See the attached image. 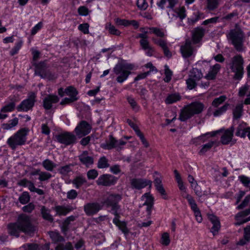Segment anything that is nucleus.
<instances>
[{"mask_svg": "<svg viewBox=\"0 0 250 250\" xmlns=\"http://www.w3.org/2000/svg\"><path fill=\"white\" fill-rule=\"evenodd\" d=\"M204 108V105L198 102H193L185 106L181 111L179 120L185 122L195 114L201 113Z\"/></svg>", "mask_w": 250, "mask_h": 250, "instance_id": "obj_1", "label": "nucleus"}, {"mask_svg": "<svg viewBox=\"0 0 250 250\" xmlns=\"http://www.w3.org/2000/svg\"><path fill=\"white\" fill-rule=\"evenodd\" d=\"M244 60L240 54H237L232 57L229 63V68L234 73L233 77L235 80H240L244 75Z\"/></svg>", "mask_w": 250, "mask_h": 250, "instance_id": "obj_2", "label": "nucleus"}, {"mask_svg": "<svg viewBox=\"0 0 250 250\" xmlns=\"http://www.w3.org/2000/svg\"><path fill=\"white\" fill-rule=\"evenodd\" d=\"M227 37L231 41V43L237 51L242 52L245 51V47L244 45L245 36L240 28L231 30Z\"/></svg>", "mask_w": 250, "mask_h": 250, "instance_id": "obj_3", "label": "nucleus"}, {"mask_svg": "<svg viewBox=\"0 0 250 250\" xmlns=\"http://www.w3.org/2000/svg\"><path fill=\"white\" fill-rule=\"evenodd\" d=\"M17 221L21 231L25 234L32 235L37 230V228L32 223L31 217L25 214H20Z\"/></svg>", "mask_w": 250, "mask_h": 250, "instance_id": "obj_4", "label": "nucleus"}, {"mask_svg": "<svg viewBox=\"0 0 250 250\" xmlns=\"http://www.w3.org/2000/svg\"><path fill=\"white\" fill-rule=\"evenodd\" d=\"M133 68V65L131 64L122 62L118 63L113 68L114 72L118 75L116 79L117 82L122 83L125 81L131 73L130 71Z\"/></svg>", "mask_w": 250, "mask_h": 250, "instance_id": "obj_5", "label": "nucleus"}, {"mask_svg": "<svg viewBox=\"0 0 250 250\" xmlns=\"http://www.w3.org/2000/svg\"><path fill=\"white\" fill-rule=\"evenodd\" d=\"M28 132V129L25 128L20 129L8 139L7 144L12 149H15L18 146L24 145L26 141Z\"/></svg>", "mask_w": 250, "mask_h": 250, "instance_id": "obj_6", "label": "nucleus"}, {"mask_svg": "<svg viewBox=\"0 0 250 250\" xmlns=\"http://www.w3.org/2000/svg\"><path fill=\"white\" fill-rule=\"evenodd\" d=\"M34 66L35 75L40 76L42 78L53 80L56 78L55 75L48 69L46 61L36 63Z\"/></svg>", "mask_w": 250, "mask_h": 250, "instance_id": "obj_7", "label": "nucleus"}, {"mask_svg": "<svg viewBox=\"0 0 250 250\" xmlns=\"http://www.w3.org/2000/svg\"><path fill=\"white\" fill-rule=\"evenodd\" d=\"M36 95L34 92H30L28 95L27 98L22 101L17 106V110L19 112H27L29 110H32L36 102Z\"/></svg>", "mask_w": 250, "mask_h": 250, "instance_id": "obj_8", "label": "nucleus"}, {"mask_svg": "<svg viewBox=\"0 0 250 250\" xmlns=\"http://www.w3.org/2000/svg\"><path fill=\"white\" fill-rule=\"evenodd\" d=\"M57 141L61 144L65 146L73 145L76 141V137L73 133L65 132L56 135Z\"/></svg>", "mask_w": 250, "mask_h": 250, "instance_id": "obj_9", "label": "nucleus"}, {"mask_svg": "<svg viewBox=\"0 0 250 250\" xmlns=\"http://www.w3.org/2000/svg\"><path fill=\"white\" fill-rule=\"evenodd\" d=\"M122 199V196L120 194H109L103 202V204L106 205L107 207H110L113 210H115V212H117V209L119 207L118 203Z\"/></svg>", "mask_w": 250, "mask_h": 250, "instance_id": "obj_10", "label": "nucleus"}, {"mask_svg": "<svg viewBox=\"0 0 250 250\" xmlns=\"http://www.w3.org/2000/svg\"><path fill=\"white\" fill-rule=\"evenodd\" d=\"M117 178L110 174L101 175L96 181L98 185L109 187L114 185L117 182Z\"/></svg>", "mask_w": 250, "mask_h": 250, "instance_id": "obj_11", "label": "nucleus"}, {"mask_svg": "<svg viewBox=\"0 0 250 250\" xmlns=\"http://www.w3.org/2000/svg\"><path fill=\"white\" fill-rule=\"evenodd\" d=\"M91 128L92 127L90 124L85 121H82L75 128V132L77 136L81 137L89 134Z\"/></svg>", "mask_w": 250, "mask_h": 250, "instance_id": "obj_12", "label": "nucleus"}, {"mask_svg": "<svg viewBox=\"0 0 250 250\" xmlns=\"http://www.w3.org/2000/svg\"><path fill=\"white\" fill-rule=\"evenodd\" d=\"M102 208V206L97 202H89L83 206L84 211L88 216L96 214Z\"/></svg>", "mask_w": 250, "mask_h": 250, "instance_id": "obj_13", "label": "nucleus"}, {"mask_svg": "<svg viewBox=\"0 0 250 250\" xmlns=\"http://www.w3.org/2000/svg\"><path fill=\"white\" fill-rule=\"evenodd\" d=\"M141 200L144 201L143 206H146V211L148 217H150L151 209L154 205V198L149 192L146 193L141 197Z\"/></svg>", "mask_w": 250, "mask_h": 250, "instance_id": "obj_14", "label": "nucleus"}, {"mask_svg": "<svg viewBox=\"0 0 250 250\" xmlns=\"http://www.w3.org/2000/svg\"><path fill=\"white\" fill-rule=\"evenodd\" d=\"M59 100L57 95L49 94L43 100V107L46 110L51 109L53 107V104L58 103Z\"/></svg>", "mask_w": 250, "mask_h": 250, "instance_id": "obj_15", "label": "nucleus"}, {"mask_svg": "<svg viewBox=\"0 0 250 250\" xmlns=\"http://www.w3.org/2000/svg\"><path fill=\"white\" fill-rule=\"evenodd\" d=\"M152 182L146 179H132L131 181V185L134 188L141 189L149 185L151 186Z\"/></svg>", "mask_w": 250, "mask_h": 250, "instance_id": "obj_16", "label": "nucleus"}, {"mask_svg": "<svg viewBox=\"0 0 250 250\" xmlns=\"http://www.w3.org/2000/svg\"><path fill=\"white\" fill-rule=\"evenodd\" d=\"M234 127L231 126L228 129L223 130V134L221 137L220 142L223 145H228L231 142L233 136Z\"/></svg>", "mask_w": 250, "mask_h": 250, "instance_id": "obj_17", "label": "nucleus"}, {"mask_svg": "<svg viewBox=\"0 0 250 250\" xmlns=\"http://www.w3.org/2000/svg\"><path fill=\"white\" fill-rule=\"evenodd\" d=\"M78 157L81 163L86 167H89L94 163L93 158L92 156H88L87 151H83Z\"/></svg>", "mask_w": 250, "mask_h": 250, "instance_id": "obj_18", "label": "nucleus"}, {"mask_svg": "<svg viewBox=\"0 0 250 250\" xmlns=\"http://www.w3.org/2000/svg\"><path fill=\"white\" fill-rule=\"evenodd\" d=\"M181 52L184 58L190 57L193 53V48L191 46V42L189 40H187L184 45L181 46Z\"/></svg>", "mask_w": 250, "mask_h": 250, "instance_id": "obj_19", "label": "nucleus"}, {"mask_svg": "<svg viewBox=\"0 0 250 250\" xmlns=\"http://www.w3.org/2000/svg\"><path fill=\"white\" fill-rule=\"evenodd\" d=\"M154 183L156 190L161 195L165 200H167L168 197L166 191L162 184V180L160 178L156 177L154 180Z\"/></svg>", "mask_w": 250, "mask_h": 250, "instance_id": "obj_20", "label": "nucleus"}, {"mask_svg": "<svg viewBox=\"0 0 250 250\" xmlns=\"http://www.w3.org/2000/svg\"><path fill=\"white\" fill-rule=\"evenodd\" d=\"M205 29L201 27L195 28L192 32V39L194 43H198L204 36Z\"/></svg>", "mask_w": 250, "mask_h": 250, "instance_id": "obj_21", "label": "nucleus"}, {"mask_svg": "<svg viewBox=\"0 0 250 250\" xmlns=\"http://www.w3.org/2000/svg\"><path fill=\"white\" fill-rule=\"evenodd\" d=\"M208 218L213 224L211 228V232L214 235L220 228V223L218 218L213 214H208Z\"/></svg>", "mask_w": 250, "mask_h": 250, "instance_id": "obj_22", "label": "nucleus"}, {"mask_svg": "<svg viewBox=\"0 0 250 250\" xmlns=\"http://www.w3.org/2000/svg\"><path fill=\"white\" fill-rule=\"evenodd\" d=\"M52 209L56 211L57 215L65 216L68 213L73 210V208L70 206L58 205L53 207Z\"/></svg>", "mask_w": 250, "mask_h": 250, "instance_id": "obj_23", "label": "nucleus"}, {"mask_svg": "<svg viewBox=\"0 0 250 250\" xmlns=\"http://www.w3.org/2000/svg\"><path fill=\"white\" fill-rule=\"evenodd\" d=\"M221 68V65L216 63L212 66L205 78L208 80H212L216 78V75Z\"/></svg>", "mask_w": 250, "mask_h": 250, "instance_id": "obj_24", "label": "nucleus"}, {"mask_svg": "<svg viewBox=\"0 0 250 250\" xmlns=\"http://www.w3.org/2000/svg\"><path fill=\"white\" fill-rule=\"evenodd\" d=\"M8 232L9 234L18 237L20 232L21 231L19 227L17 221L15 223H10L7 225Z\"/></svg>", "mask_w": 250, "mask_h": 250, "instance_id": "obj_25", "label": "nucleus"}, {"mask_svg": "<svg viewBox=\"0 0 250 250\" xmlns=\"http://www.w3.org/2000/svg\"><path fill=\"white\" fill-rule=\"evenodd\" d=\"M16 99L12 97L10 99V102L3 106L0 111L2 113L10 112L13 111L16 107Z\"/></svg>", "mask_w": 250, "mask_h": 250, "instance_id": "obj_26", "label": "nucleus"}, {"mask_svg": "<svg viewBox=\"0 0 250 250\" xmlns=\"http://www.w3.org/2000/svg\"><path fill=\"white\" fill-rule=\"evenodd\" d=\"M195 193L198 197H201L203 195H207L208 191L206 190V187L205 186H199L197 182H195V186L193 188Z\"/></svg>", "mask_w": 250, "mask_h": 250, "instance_id": "obj_27", "label": "nucleus"}, {"mask_svg": "<svg viewBox=\"0 0 250 250\" xmlns=\"http://www.w3.org/2000/svg\"><path fill=\"white\" fill-rule=\"evenodd\" d=\"M41 212L42 218L49 222H53L54 219L52 216L50 214V210L49 209L46 208L45 206H42L41 209Z\"/></svg>", "mask_w": 250, "mask_h": 250, "instance_id": "obj_28", "label": "nucleus"}, {"mask_svg": "<svg viewBox=\"0 0 250 250\" xmlns=\"http://www.w3.org/2000/svg\"><path fill=\"white\" fill-rule=\"evenodd\" d=\"M117 140H116L112 135L109 136V140L106 142L105 143L101 145V147L104 149H111L115 147L116 143Z\"/></svg>", "mask_w": 250, "mask_h": 250, "instance_id": "obj_29", "label": "nucleus"}, {"mask_svg": "<svg viewBox=\"0 0 250 250\" xmlns=\"http://www.w3.org/2000/svg\"><path fill=\"white\" fill-rule=\"evenodd\" d=\"M243 104H239L236 105L235 108L233 109L232 113L234 119H239L242 115L243 111Z\"/></svg>", "mask_w": 250, "mask_h": 250, "instance_id": "obj_30", "label": "nucleus"}, {"mask_svg": "<svg viewBox=\"0 0 250 250\" xmlns=\"http://www.w3.org/2000/svg\"><path fill=\"white\" fill-rule=\"evenodd\" d=\"M65 93L72 99H75V101H77L78 98L77 95L78 94V91L73 86H69L65 89Z\"/></svg>", "mask_w": 250, "mask_h": 250, "instance_id": "obj_31", "label": "nucleus"}, {"mask_svg": "<svg viewBox=\"0 0 250 250\" xmlns=\"http://www.w3.org/2000/svg\"><path fill=\"white\" fill-rule=\"evenodd\" d=\"M188 77L198 81L203 77V74L200 70L194 68L190 70Z\"/></svg>", "mask_w": 250, "mask_h": 250, "instance_id": "obj_32", "label": "nucleus"}, {"mask_svg": "<svg viewBox=\"0 0 250 250\" xmlns=\"http://www.w3.org/2000/svg\"><path fill=\"white\" fill-rule=\"evenodd\" d=\"M72 183L75 185L77 188H80L83 185L87 183L86 179L83 176H77L75 178Z\"/></svg>", "mask_w": 250, "mask_h": 250, "instance_id": "obj_33", "label": "nucleus"}, {"mask_svg": "<svg viewBox=\"0 0 250 250\" xmlns=\"http://www.w3.org/2000/svg\"><path fill=\"white\" fill-rule=\"evenodd\" d=\"M43 167L47 171H52L56 167L57 165L49 159H45L42 163Z\"/></svg>", "mask_w": 250, "mask_h": 250, "instance_id": "obj_34", "label": "nucleus"}, {"mask_svg": "<svg viewBox=\"0 0 250 250\" xmlns=\"http://www.w3.org/2000/svg\"><path fill=\"white\" fill-rule=\"evenodd\" d=\"M49 234L52 240L54 243L61 242L64 241V238L57 232L50 231Z\"/></svg>", "mask_w": 250, "mask_h": 250, "instance_id": "obj_35", "label": "nucleus"}, {"mask_svg": "<svg viewBox=\"0 0 250 250\" xmlns=\"http://www.w3.org/2000/svg\"><path fill=\"white\" fill-rule=\"evenodd\" d=\"M105 29L107 30L109 33L111 35L119 36L121 34V32L110 23H106Z\"/></svg>", "mask_w": 250, "mask_h": 250, "instance_id": "obj_36", "label": "nucleus"}, {"mask_svg": "<svg viewBox=\"0 0 250 250\" xmlns=\"http://www.w3.org/2000/svg\"><path fill=\"white\" fill-rule=\"evenodd\" d=\"M180 99L181 96L178 94H173L168 96L165 100V102L167 104H171L179 101Z\"/></svg>", "mask_w": 250, "mask_h": 250, "instance_id": "obj_37", "label": "nucleus"}, {"mask_svg": "<svg viewBox=\"0 0 250 250\" xmlns=\"http://www.w3.org/2000/svg\"><path fill=\"white\" fill-rule=\"evenodd\" d=\"M247 133V127L244 128L242 124L239 125L236 129L235 135L241 138H245Z\"/></svg>", "mask_w": 250, "mask_h": 250, "instance_id": "obj_38", "label": "nucleus"}, {"mask_svg": "<svg viewBox=\"0 0 250 250\" xmlns=\"http://www.w3.org/2000/svg\"><path fill=\"white\" fill-rule=\"evenodd\" d=\"M97 167L99 168H104L109 167L108 159L105 157H101L97 164Z\"/></svg>", "mask_w": 250, "mask_h": 250, "instance_id": "obj_39", "label": "nucleus"}, {"mask_svg": "<svg viewBox=\"0 0 250 250\" xmlns=\"http://www.w3.org/2000/svg\"><path fill=\"white\" fill-rule=\"evenodd\" d=\"M227 99L225 95H222L218 98H215L212 102V105L214 107H217Z\"/></svg>", "mask_w": 250, "mask_h": 250, "instance_id": "obj_40", "label": "nucleus"}, {"mask_svg": "<svg viewBox=\"0 0 250 250\" xmlns=\"http://www.w3.org/2000/svg\"><path fill=\"white\" fill-rule=\"evenodd\" d=\"M229 104L228 103H226L223 106H221V107L216 109L213 112V115L214 116H218L222 114L223 113L226 112L227 110L228 109Z\"/></svg>", "mask_w": 250, "mask_h": 250, "instance_id": "obj_41", "label": "nucleus"}, {"mask_svg": "<svg viewBox=\"0 0 250 250\" xmlns=\"http://www.w3.org/2000/svg\"><path fill=\"white\" fill-rule=\"evenodd\" d=\"M30 197L27 192H23L19 197V200L22 204H26L30 201Z\"/></svg>", "mask_w": 250, "mask_h": 250, "instance_id": "obj_42", "label": "nucleus"}, {"mask_svg": "<svg viewBox=\"0 0 250 250\" xmlns=\"http://www.w3.org/2000/svg\"><path fill=\"white\" fill-rule=\"evenodd\" d=\"M215 144V142L211 141L210 142H208V143L203 145L202 146V148L200 149L199 151L200 154H203L205 152H206L207 151L209 150L213 146V145Z\"/></svg>", "mask_w": 250, "mask_h": 250, "instance_id": "obj_43", "label": "nucleus"}, {"mask_svg": "<svg viewBox=\"0 0 250 250\" xmlns=\"http://www.w3.org/2000/svg\"><path fill=\"white\" fill-rule=\"evenodd\" d=\"M150 33H154L157 36L163 37L165 36L164 32L160 29L157 27H150L149 28Z\"/></svg>", "mask_w": 250, "mask_h": 250, "instance_id": "obj_44", "label": "nucleus"}, {"mask_svg": "<svg viewBox=\"0 0 250 250\" xmlns=\"http://www.w3.org/2000/svg\"><path fill=\"white\" fill-rule=\"evenodd\" d=\"M185 197L188 200V202L190 205L191 208L192 210L196 209V208H198L194 199L191 195L187 194Z\"/></svg>", "mask_w": 250, "mask_h": 250, "instance_id": "obj_45", "label": "nucleus"}, {"mask_svg": "<svg viewBox=\"0 0 250 250\" xmlns=\"http://www.w3.org/2000/svg\"><path fill=\"white\" fill-rule=\"evenodd\" d=\"M137 38L141 39V40L140 41V44L141 46H144L146 45H147V43H149V42L147 40L148 36H147V35H146V34H144V33L139 34L138 35Z\"/></svg>", "mask_w": 250, "mask_h": 250, "instance_id": "obj_46", "label": "nucleus"}, {"mask_svg": "<svg viewBox=\"0 0 250 250\" xmlns=\"http://www.w3.org/2000/svg\"><path fill=\"white\" fill-rule=\"evenodd\" d=\"M24 250H41L38 244L30 243L26 244L22 246Z\"/></svg>", "mask_w": 250, "mask_h": 250, "instance_id": "obj_47", "label": "nucleus"}, {"mask_svg": "<svg viewBox=\"0 0 250 250\" xmlns=\"http://www.w3.org/2000/svg\"><path fill=\"white\" fill-rule=\"evenodd\" d=\"M152 40L155 44L160 46L163 49L167 47L166 41L163 39L158 40L153 38Z\"/></svg>", "mask_w": 250, "mask_h": 250, "instance_id": "obj_48", "label": "nucleus"}, {"mask_svg": "<svg viewBox=\"0 0 250 250\" xmlns=\"http://www.w3.org/2000/svg\"><path fill=\"white\" fill-rule=\"evenodd\" d=\"M197 81L192 79L188 77V78L186 80V83L187 84V87L188 89L191 90L194 88L196 85V82Z\"/></svg>", "mask_w": 250, "mask_h": 250, "instance_id": "obj_49", "label": "nucleus"}, {"mask_svg": "<svg viewBox=\"0 0 250 250\" xmlns=\"http://www.w3.org/2000/svg\"><path fill=\"white\" fill-rule=\"evenodd\" d=\"M117 227L122 231V232L125 234V236L128 234L129 230L126 227V222H122Z\"/></svg>", "mask_w": 250, "mask_h": 250, "instance_id": "obj_50", "label": "nucleus"}, {"mask_svg": "<svg viewBox=\"0 0 250 250\" xmlns=\"http://www.w3.org/2000/svg\"><path fill=\"white\" fill-rule=\"evenodd\" d=\"M170 240L169 235L167 232L164 233L162 235L161 243L165 246H168L170 243Z\"/></svg>", "mask_w": 250, "mask_h": 250, "instance_id": "obj_51", "label": "nucleus"}, {"mask_svg": "<svg viewBox=\"0 0 250 250\" xmlns=\"http://www.w3.org/2000/svg\"><path fill=\"white\" fill-rule=\"evenodd\" d=\"M22 45V41H20L18 42L15 45V46L13 47V48L12 49L11 51H10V55L11 56H14V55L18 53L19 50L21 48V46Z\"/></svg>", "mask_w": 250, "mask_h": 250, "instance_id": "obj_52", "label": "nucleus"}, {"mask_svg": "<svg viewBox=\"0 0 250 250\" xmlns=\"http://www.w3.org/2000/svg\"><path fill=\"white\" fill-rule=\"evenodd\" d=\"M71 171L70 165H66L58 169L59 173L63 175H67Z\"/></svg>", "mask_w": 250, "mask_h": 250, "instance_id": "obj_53", "label": "nucleus"}, {"mask_svg": "<svg viewBox=\"0 0 250 250\" xmlns=\"http://www.w3.org/2000/svg\"><path fill=\"white\" fill-rule=\"evenodd\" d=\"M165 78L164 79V80L165 82L168 83L169 82L171 79V76H172V71L168 68L167 66H165Z\"/></svg>", "mask_w": 250, "mask_h": 250, "instance_id": "obj_54", "label": "nucleus"}, {"mask_svg": "<svg viewBox=\"0 0 250 250\" xmlns=\"http://www.w3.org/2000/svg\"><path fill=\"white\" fill-rule=\"evenodd\" d=\"M52 176V175L47 172H42L40 173V176L39 180L41 181H44L49 179Z\"/></svg>", "mask_w": 250, "mask_h": 250, "instance_id": "obj_55", "label": "nucleus"}, {"mask_svg": "<svg viewBox=\"0 0 250 250\" xmlns=\"http://www.w3.org/2000/svg\"><path fill=\"white\" fill-rule=\"evenodd\" d=\"M250 202V195L246 196L243 202L237 207L238 209H242L247 206Z\"/></svg>", "mask_w": 250, "mask_h": 250, "instance_id": "obj_56", "label": "nucleus"}, {"mask_svg": "<svg viewBox=\"0 0 250 250\" xmlns=\"http://www.w3.org/2000/svg\"><path fill=\"white\" fill-rule=\"evenodd\" d=\"M137 5L139 9L143 10H146L148 7V4L146 0H138Z\"/></svg>", "mask_w": 250, "mask_h": 250, "instance_id": "obj_57", "label": "nucleus"}, {"mask_svg": "<svg viewBox=\"0 0 250 250\" xmlns=\"http://www.w3.org/2000/svg\"><path fill=\"white\" fill-rule=\"evenodd\" d=\"M250 88L248 84L246 83L244 86H242L239 91L238 95L240 97H243L246 94Z\"/></svg>", "mask_w": 250, "mask_h": 250, "instance_id": "obj_58", "label": "nucleus"}, {"mask_svg": "<svg viewBox=\"0 0 250 250\" xmlns=\"http://www.w3.org/2000/svg\"><path fill=\"white\" fill-rule=\"evenodd\" d=\"M208 8L209 10H213L217 8L218 5L217 0H207Z\"/></svg>", "mask_w": 250, "mask_h": 250, "instance_id": "obj_59", "label": "nucleus"}, {"mask_svg": "<svg viewBox=\"0 0 250 250\" xmlns=\"http://www.w3.org/2000/svg\"><path fill=\"white\" fill-rule=\"evenodd\" d=\"M22 210L24 212L30 213L35 209V205L32 203H30L27 205L22 207Z\"/></svg>", "mask_w": 250, "mask_h": 250, "instance_id": "obj_60", "label": "nucleus"}, {"mask_svg": "<svg viewBox=\"0 0 250 250\" xmlns=\"http://www.w3.org/2000/svg\"><path fill=\"white\" fill-rule=\"evenodd\" d=\"M141 47L143 50L146 51V53L147 55V56H152L154 50L153 48L150 46L149 43H147V45H146L144 46H142Z\"/></svg>", "mask_w": 250, "mask_h": 250, "instance_id": "obj_61", "label": "nucleus"}, {"mask_svg": "<svg viewBox=\"0 0 250 250\" xmlns=\"http://www.w3.org/2000/svg\"><path fill=\"white\" fill-rule=\"evenodd\" d=\"M98 175V171L95 169H91L87 173V176L89 179H95Z\"/></svg>", "mask_w": 250, "mask_h": 250, "instance_id": "obj_62", "label": "nucleus"}, {"mask_svg": "<svg viewBox=\"0 0 250 250\" xmlns=\"http://www.w3.org/2000/svg\"><path fill=\"white\" fill-rule=\"evenodd\" d=\"M78 196V193L76 190L74 189H71L68 191L67 193V198L69 199H74Z\"/></svg>", "mask_w": 250, "mask_h": 250, "instance_id": "obj_63", "label": "nucleus"}, {"mask_svg": "<svg viewBox=\"0 0 250 250\" xmlns=\"http://www.w3.org/2000/svg\"><path fill=\"white\" fill-rule=\"evenodd\" d=\"M239 179L243 183V184L246 187H248L250 184V178L248 177L242 175L239 176Z\"/></svg>", "mask_w": 250, "mask_h": 250, "instance_id": "obj_64", "label": "nucleus"}]
</instances>
